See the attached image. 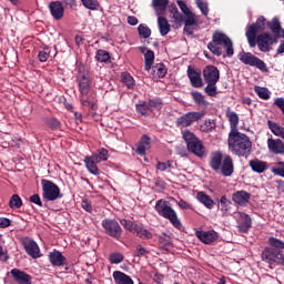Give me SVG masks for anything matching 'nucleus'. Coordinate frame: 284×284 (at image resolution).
Returning a JSON list of instances; mask_svg holds the SVG:
<instances>
[{"instance_id":"nucleus-36","label":"nucleus","mask_w":284,"mask_h":284,"mask_svg":"<svg viewBox=\"0 0 284 284\" xmlns=\"http://www.w3.org/2000/svg\"><path fill=\"white\" fill-rule=\"evenodd\" d=\"M268 128L271 130V132H273V134L275 136H281V139H284V128L276 124L275 122L268 120L267 121Z\"/></svg>"},{"instance_id":"nucleus-45","label":"nucleus","mask_w":284,"mask_h":284,"mask_svg":"<svg viewBox=\"0 0 284 284\" xmlns=\"http://www.w3.org/2000/svg\"><path fill=\"white\" fill-rule=\"evenodd\" d=\"M183 139L186 143V145H190V143H194L195 141H197V136L194 135V133H192L189 130L183 131Z\"/></svg>"},{"instance_id":"nucleus-17","label":"nucleus","mask_w":284,"mask_h":284,"mask_svg":"<svg viewBox=\"0 0 284 284\" xmlns=\"http://www.w3.org/2000/svg\"><path fill=\"white\" fill-rule=\"evenodd\" d=\"M49 10L53 19H55V21H61V19H63L65 9L63 8V3H61L60 1L50 2Z\"/></svg>"},{"instance_id":"nucleus-25","label":"nucleus","mask_w":284,"mask_h":284,"mask_svg":"<svg viewBox=\"0 0 284 284\" xmlns=\"http://www.w3.org/2000/svg\"><path fill=\"white\" fill-rule=\"evenodd\" d=\"M49 261L54 267H61V265H65V256H63V254H61L59 251L50 253Z\"/></svg>"},{"instance_id":"nucleus-15","label":"nucleus","mask_w":284,"mask_h":284,"mask_svg":"<svg viewBox=\"0 0 284 284\" xmlns=\"http://www.w3.org/2000/svg\"><path fill=\"white\" fill-rule=\"evenodd\" d=\"M195 236H197L199 240L202 241V243H205V245H210V244L214 243L215 241H219V233L214 230L196 231Z\"/></svg>"},{"instance_id":"nucleus-32","label":"nucleus","mask_w":284,"mask_h":284,"mask_svg":"<svg viewBox=\"0 0 284 284\" xmlns=\"http://www.w3.org/2000/svg\"><path fill=\"white\" fill-rule=\"evenodd\" d=\"M168 3H170V0H152V6L158 16L163 14L168 8Z\"/></svg>"},{"instance_id":"nucleus-35","label":"nucleus","mask_w":284,"mask_h":284,"mask_svg":"<svg viewBox=\"0 0 284 284\" xmlns=\"http://www.w3.org/2000/svg\"><path fill=\"white\" fill-rule=\"evenodd\" d=\"M144 70H146V72H150V70H152V65H154V51L146 50V52L144 53Z\"/></svg>"},{"instance_id":"nucleus-19","label":"nucleus","mask_w":284,"mask_h":284,"mask_svg":"<svg viewBox=\"0 0 284 284\" xmlns=\"http://www.w3.org/2000/svg\"><path fill=\"white\" fill-rule=\"evenodd\" d=\"M11 276H13L16 283L19 284H32V277L26 272L19 268L11 270Z\"/></svg>"},{"instance_id":"nucleus-18","label":"nucleus","mask_w":284,"mask_h":284,"mask_svg":"<svg viewBox=\"0 0 284 284\" xmlns=\"http://www.w3.org/2000/svg\"><path fill=\"white\" fill-rule=\"evenodd\" d=\"M267 148L271 154H284V143L281 139H272L267 140Z\"/></svg>"},{"instance_id":"nucleus-43","label":"nucleus","mask_w":284,"mask_h":284,"mask_svg":"<svg viewBox=\"0 0 284 284\" xmlns=\"http://www.w3.org/2000/svg\"><path fill=\"white\" fill-rule=\"evenodd\" d=\"M185 26H196L199 23V17L191 11V13L184 14Z\"/></svg>"},{"instance_id":"nucleus-63","label":"nucleus","mask_w":284,"mask_h":284,"mask_svg":"<svg viewBox=\"0 0 284 284\" xmlns=\"http://www.w3.org/2000/svg\"><path fill=\"white\" fill-rule=\"evenodd\" d=\"M178 205H179V207L181 209V210H190V203H187V202H185V201H183V200H180L179 202H178Z\"/></svg>"},{"instance_id":"nucleus-51","label":"nucleus","mask_w":284,"mask_h":284,"mask_svg":"<svg viewBox=\"0 0 284 284\" xmlns=\"http://www.w3.org/2000/svg\"><path fill=\"white\" fill-rule=\"evenodd\" d=\"M136 111L140 112V114L142 115H145L149 112H151L150 105L148 104V102H141L140 104H136Z\"/></svg>"},{"instance_id":"nucleus-37","label":"nucleus","mask_w":284,"mask_h":284,"mask_svg":"<svg viewBox=\"0 0 284 284\" xmlns=\"http://www.w3.org/2000/svg\"><path fill=\"white\" fill-rule=\"evenodd\" d=\"M133 234H136L139 239H142L144 241L148 239H152V233L146 229H143V226L141 225H135Z\"/></svg>"},{"instance_id":"nucleus-13","label":"nucleus","mask_w":284,"mask_h":284,"mask_svg":"<svg viewBox=\"0 0 284 284\" xmlns=\"http://www.w3.org/2000/svg\"><path fill=\"white\" fill-rule=\"evenodd\" d=\"M23 246H24L27 254H29V256H31V258H40L41 257V250L39 248V244H37V242H34V240L24 239Z\"/></svg>"},{"instance_id":"nucleus-46","label":"nucleus","mask_w":284,"mask_h":284,"mask_svg":"<svg viewBox=\"0 0 284 284\" xmlns=\"http://www.w3.org/2000/svg\"><path fill=\"white\" fill-rule=\"evenodd\" d=\"M97 61H100V63H105V61L110 60V53L105 50H99L95 54Z\"/></svg>"},{"instance_id":"nucleus-44","label":"nucleus","mask_w":284,"mask_h":284,"mask_svg":"<svg viewBox=\"0 0 284 284\" xmlns=\"http://www.w3.org/2000/svg\"><path fill=\"white\" fill-rule=\"evenodd\" d=\"M255 93L260 99H263L264 101H267L270 99V90L263 88V87H255Z\"/></svg>"},{"instance_id":"nucleus-16","label":"nucleus","mask_w":284,"mask_h":284,"mask_svg":"<svg viewBox=\"0 0 284 284\" xmlns=\"http://www.w3.org/2000/svg\"><path fill=\"white\" fill-rule=\"evenodd\" d=\"M236 216H237V227L240 232H244V233L250 232V227H252V217H250V215L243 212H239Z\"/></svg>"},{"instance_id":"nucleus-42","label":"nucleus","mask_w":284,"mask_h":284,"mask_svg":"<svg viewBox=\"0 0 284 284\" xmlns=\"http://www.w3.org/2000/svg\"><path fill=\"white\" fill-rule=\"evenodd\" d=\"M214 128H216L214 120H206L203 124H201L200 130L201 132H212Z\"/></svg>"},{"instance_id":"nucleus-23","label":"nucleus","mask_w":284,"mask_h":284,"mask_svg":"<svg viewBox=\"0 0 284 284\" xmlns=\"http://www.w3.org/2000/svg\"><path fill=\"white\" fill-rule=\"evenodd\" d=\"M187 77L193 88H203V79H201V73L196 72L192 68H189Z\"/></svg>"},{"instance_id":"nucleus-33","label":"nucleus","mask_w":284,"mask_h":284,"mask_svg":"<svg viewBox=\"0 0 284 284\" xmlns=\"http://www.w3.org/2000/svg\"><path fill=\"white\" fill-rule=\"evenodd\" d=\"M191 97L196 105H200V108H207V101L205 100V97H203V93L193 91L191 92Z\"/></svg>"},{"instance_id":"nucleus-9","label":"nucleus","mask_w":284,"mask_h":284,"mask_svg":"<svg viewBox=\"0 0 284 284\" xmlns=\"http://www.w3.org/2000/svg\"><path fill=\"white\" fill-rule=\"evenodd\" d=\"M102 227L104 234L111 236L112 239L119 240L123 235V229H121V224H119L114 219H104L102 221Z\"/></svg>"},{"instance_id":"nucleus-41","label":"nucleus","mask_w":284,"mask_h":284,"mask_svg":"<svg viewBox=\"0 0 284 284\" xmlns=\"http://www.w3.org/2000/svg\"><path fill=\"white\" fill-rule=\"evenodd\" d=\"M271 172L275 176H282L284 179V162H278L275 166L271 168Z\"/></svg>"},{"instance_id":"nucleus-30","label":"nucleus","mask_w":284,"mask_h":284,"mask_svg":"<svg viewBox=\"0 0 284 284\" xmlns=\"http://www.w3.org/2000/svg\"><path fill=\"white\" fill-rule=\"evenodd\" d=\"M196 199L200 203H202V205L206 206L207 210H212V207H214V200H212V197L204 192H199L196 194Z\"/></svg>"},{"instance_id":"nucleus-48","label":"nucleus","mask_w":284,"mask_h":284,"mask_svg":"<svg viewBox=\"0 0 284 284\" xmlns=\"http://www.w3.org/2000/svg\"><path fill=\"white\" fill-rule=\"evenodd\" d=\"M195 3L199 8V10H201L202 14H204V17H207L210 9L207 7V2L203 1V0H195Z\"/></svg>"},{"instance_id":"nucleus-21","label":"nucleus","mask_w":284,"mask_h":284,"mask_svg":"<svg viewBox=\"0 0 284 284\" xmlns=\"http://www.w3.org/2000/svg\"><path fill=\"white\" fill-rule=\"evenodd\" d=\"M187 150L200 159H203L205 156V146H203V143L200 140H195V142H190L187 145Z\"/></svg>"},{"instance_id":"nucleus-8","label":"nucleus","mask_w":284,"mask_h":284,"mask_svg":"<svg viewBox=\"0 0 284 284\" xmlns=\"http://www.w3.org/2000/svg\"><path fill=\"white\" fill-rule=\"evenodd\" d=\"M42 197L44 201H57V199H61V189L52 181L42 180Z\"/></svg>"},{"instance_id":"nucleus-27","label":"nucleus","mask_w":284,"mask_h":284,"mask_svg":"<svg viewBox=\"0 0 284 284\" xmlns=\"http://www.w3.org/2000/svg\"><path fill=\"white\" fill-rule=\"evenodd\" d=\"M232 199L237 205H247L250 201V193L245 191H237L233 194Z\"/></svg>"},{"instance_id":"nucleus-22","label":"nucleus","mask_w":284,"mask_h":284,"mask_svg":"<svg viewBox=\"0 0 284 284\" xmlns=\"http://www.w3.org/2000/svg\"><path fill=\"white\" fill-rule=\"evenodd\" d=\"M273 37L277 39H284V30L281 27V21L278 19L274 18L272 21L267 23Z\"/></svg>"},{"instance_id":"nucleus-39","label":"nucleus","mask_w":284,"mask_h":284,"mask_svg":"<svg viewBox=\"0 0 284 284\" xmlns=\"http://www.w3.org/2000/svg\"><path fill=\"white\" fill-rule=\"evenodd\" d=\"M138 32L143 39H150V37L152 36V30H150L149 27L145 24H140L138 27Z\"/></svg>"},{"instance_id":"nucleus-64","label":"nucleus","mask_w":284,"mask_h":284,"mask_svg":"<svg viewBox=\"0 0 284 284\" xmlns=\"http://www.w3.org/2000/svg\"><path fill=\"white\" fill-rule=\"evenodd\" d=\"M172 16H173L175 23H181V21H183V14H181V12L176 11Z\"/></svg>"},{"instance_id":"nucleus-2","label":"nucleus","mask_w":284,"mask_h":284,"mask_svg":"<svg viewBox=\"0 0 284 284\" xmlns=\"http://www.w3.org/2000/svg\"><path fill=\"white\" fill-rule=\"evenodd\" d=\"M209 165L213 172L222 174V176H232L234 174V161H232V156H223L221 151L211 153Z\"/></svg>"},{"instance_id":"nucleus-14","label":"nucleus","mask_w":284,"mask_h":284,"mask_svg":"<svg viewBox=\"0 0 284 284\" xmlns=\"http://www.w3.org/2000/svg\"><path fill=\"white\" fill-rule=\"evenodd\" d=\"M281 252L271 247H265L262 252V261L268 263V265H277Z\"/></svg>"},{"instance_id":"nucleus-1","label":"nucleus","mask_w":284,"mask_h":284,"mask_svg":"<svg viewBox=\"0 0 284 284\" xmlns=\"http://www.w3.org/2000/svg\"><path fill=\"white\" fill-rule=\"evenodd\" d=\"M229 150L235 156H250L252 154V140L244 133H229Z\"/></svg>"},{"instance_id":"nucleus-26","label":"nucleus","mask_w":284,"mask_h":284,"mask_svg":"<svg viewBox=\"0 0 284 284\" xmlns=\"http://www.w3.org/2000/svg\"><path fill=\"white\" fill-rule=\"evenodd\" d=\"M113 281L115 284H134L132 277L121 271L113 272Z\"/></svg>"},{"instance_id":"nucleus-57","label":"nucleus","mask_w":284,"mask_h":284,"mask_svg":"<svg viewBox=\"0 0 284 284\" xmlns=\"http://www.w3.org/2000/svg\"><path fill=\"white\" fill-rule=\"evenodd\" d=\"M148 104L151 112L152 110H161V102L159 100H150Z\"/></svg>"},{"instance_id":"nucleus-60","label":"nucleus","mask_w":284,"mask_h":284,"mask_svg":"<svg viewBox=\"0 0 284 284\" xmlns=\"http://www.w3.org/2000/svg\"><path fill=\"white\" fill-rule=\"evenodd\" d=\"M30 201L31 203L39 205V207H43V203H41V197L39 196V194H33L32 196H30Z\"/></svg>"},{"instance_id":"nucleus-31","label":"nucleus","mask_w":284,"mask_h":284,"mask_svg":"<svg viewBox=\"0 0 284 284\" xmlns=\"http://www.w3.org/2000/svg\"><path fill=\"white\" fill-rule=\"evenodd\" d=\"M158 26L160 30L161 37H166V34L170 33V22H168V19L163 17L158 18Z\"/></svg>"},{"instance_id":"nucleus-20","label":"nucleus","mask_w":284,"mask_h":284,"mask_svg":"<svg viewBox=\"0 0 284 284\" xmlns=\"http://www.w3.org/2000/svg\"><path fill=\"white\" fill-rule=\"evenodd\" d=\"M79 88L82 95H88L90 92V74L88 73H79L78 75Z\"/></svg>"},{"instance_id":"nucleus-40","label":"nucleus","mask_w":284,"mask_h":284,"mask_svg":"<svg viewBox=\"0 0 284 284\" xmlns=\"http://www.w3.org/2000/svg\"><path fill=\"white\" fill-rule=\"evenodd\" d=\"M153 72L159 79H163L168 74V69H165L164 64H156L153 67Z\"/></svg>"},{"instance_id":"nucleus-28","label":"nucleus","mask_w":284,"mask_h":284,"mask_svg":"<svg viewBox=\"0 0 284 284\" xmlns=\"http://www.w3.org/2000/svg\"><path fill=\"white\" fill-rule=\"evenodd\" d=\"M250 168L253 170V172H256L257 174H263V172L267 170V162L261 161L258 159L251 160Z\"/></svg>"},{"instance_id":"nucleus-53","label":"nucleus","mask_w":284,"mask_h":284,"mask_svg":"<svg viewBox=\"0 0 284 284\" xmlns=\"http://www.w3.org/2000/svg\"><path fill=\"white\" fill-rule=\"evenodd\" d=\"M110 261L114 265H119V263H123V254L121 253H113L110 255Z\"/></svg>"},{"instance_id":"nucleus-54","label":"nucleus","mask_w":284,"mask_h":284,"mask_svg":"<svg viewBox=\"0 0 284 284\" xmlns=\"http://www.w3.org/2000/svg\"><path fill=\"white\" fill-rule=\"evenodd\" d=\"M220 205H221L222 212H227L230 210V200H227V196L223 195L220 199Z\"/></svg>"},{"instance_id":"nucleus-52","label":"nucleus","mask_w":284,"mask_h":284,"mask_svg":"<svg viewBox=\"0 0 284 284\" xmlns=\"http://www.w3.org/2000/svg\"><path fill=\"white\" fill-rule=\"evenodd\" d=\"M171 168H172L171 161L158 162V164H156V170H159L160 172H169Z\"/></svg>"},{"instance_id":"nucleus-62","label":"nucleus","mask_w":284,"mask_h":284,"mask_svg":"<svg viewBox=\"0 0 284 284\" xmlns=\"http://www.w3.org/2000/svg\"><path fill=\"white\" fill-rule=\"evenodd\" d=\"M0 227H10V219L0 217Z\"/></svg>"},{"instance_id":"nucleus-11","label":"nucleus","mask_w":284,"mask_h":284,"mask_svg":"<svg viewBox=\"0 0 284 284\" xmlns=\"http://www.w3.org/2000/svg\"><path fill=\"white\" fill-rule=\"evenodd\" d=\"M256 44L261 52H270V47L278 43V38L270 34L268 32L261 33L255 38Z\"/></svg>"},{"instance_id":"nucleus-6","label":"nucleus","mask_w":284,"mask_h":284,"mask_svg":"<svg viewBox=\"0 0 284 284\" xmlns=\"http://www.w3.org/2000/svg\"><path fill=\"white\" fill-rule=\"evenodd\" d=\"M155 211L160 216H163V219L170 221V223H172L178 230H181L182 224L181 220H179L176 211H174V209H172V206H170L165 200H159L155 203Z\"/></svg>"},{"instance_id":"nucleus-59","label":"nucleus","mask_w":284,"mask_h":284,"mask_svg":"<svg viewBox=\"0 0 284 284\" xmlns=\"http://www.w3.org/2000/svg\"><path fill=\"white\" fill-rule=\"evenodd\" d=\"M48 125H49V128H51V130H58V128H60L61 123L57 119H50L48 121Z\"/></svg>"},{"instance_id":"nucleus-55","label":"nucleus","mask_w":284,"mask_h":284,"mask_svg":"<svg viewBox=\"0 0 284 284\" xmlns=\"http://www.w3.org/2000/svg\"><path fill=\"white\" fill-rule=\"evenodd\" d=\"M38 59L39 61H41L42 63H45V61H48V59H50V51L48 49H43L39 52L38 54Z\"/></svg>"},{"instance_id":"nucleus-5","label":"nucleus","mask_w":284,"mask_h":284,"mask_svg":"<svg viewBox=\"0 0 284 284\" xmlns=\"http://www.w3.org/2000/svg\"><path fill=\"white\" fill-rule=\"evenodd\" d=\"M108 159H110L108 149H100L92 153V155L85 156L84 164L88 172L94 176H99V166H97V163H103V161H108Z\"/></svg>"},{"instance_id":"nucleus-4","label":"nucleus","mask_w":284,"mask_h":284,"mask_svg":"<svg viewBox=\"0 0 284 284\" xmlns=\"http://www.w3.org/2000/svg\"><path fill=\"white\" fill-rule=\"evenodd\" d=\"M203 79L206 87L204 89L205 93L209 97H216L217 88L216 83H219V79H221V73L219 69L214 65H207L203 70Z\"/></svg>"},{"instance_id":"nucleus-12","label":"nucleus","mask_w":284,"mask_h":284,"mask_svg":"<svg viewBox=\"0 0 284 284\" xmlns=\"http://www.w3.org/2000/svg\"><path fill=\"white\" fill-rule=\"evenodd\" d=\"M205 116L204 112H189L176 120V124L179 128H190L192 123H196V121H201Z\"/></svg>"},{"instance_id":"nucleus-49","label":"nucleus","mask_w":284,"mask_h":284,"mask_svg":"<svg viewBox=\"0 0 284 284\" xmlns=\"http://www.w3.org/2000/svg\"><path fill=\"white\" fill-rule=\"evenodd\" d=\"M120 223H121L122 227H124V230L132 232V234H134V229L136 227V225H139V224H134L130 220H121Z\"/></svg>"},{"instance_id":"nucleus-58","label":"nucleus","mask_w":284,"mask_h":284,"mask_svg":"<svg viewBox=\"0 0 284 284\" xmlns=\"http://www.w3.org/2000/svg\"><path fill=\"white\" fill-rule=\"evenodd\" d=\"M178 6L180 8V10L183 12V14H190L192 12V10H190V8H187V4H185V2L179 0L178 1Z\"/></svg>"},{"instance_id":"nucleus-38","label":"nucleus","mask_w":284,"mask_h":284,"mask_svg":"<svg viewBox=\"0 0 284 284\" xmlns=\"http://www.w3.org/2000/svg\"><path fill=\"white\" fill-rule=\"evenodd\" d=\"M23 205V201H21V197L18 194H13L9 201V206L12 210H19Z\"/></svg>"},{"instance_id":"nucleus-7","label":"nucleus","mask_w":284,"mask_h":284,"mask_svg":"<svg viewBox=\"0 0 284 284\" xmlns=\"http://www.w3.org/2000/svg\"><path fill=\"white\" fill-rule=\"evenodd\" d=\"M263 30H265L264 17H260L255 23L248 26L245 36L251 48H256V34H258V32H263Z\"/></svg>"},{"instance_id":"nucleus-24","label":"nucleus","mask_w":284,"mask_h":284,"mask_svg":"<svg viewBox=\"0 0 284 284\" xmlns=\"http://www.w3.org/2000/svg\"><path fill=\"white\" fill-rule=\"evenodd\" d=\"M152 145V140L148 135H143L136 146V152L140 154V156H145V152L150 150V146Z\"/></svg>"},{"instance_id":"nucleus-3","label":"nucleus","mask_w":284,"mask_h":284,"mask_svg":"<svg viewBox=\"0 0 284 284\" xmlns=\"http://www.w3.org/2000/svg\"><path fill=\"white\" fill-rule=\"evenodd\" d=\"M219 45H224L226 48V55L233 57L234 55V44L232 43V40L222 32H215L213 33L212 41L209 42L207 49L212 54H215V57H221L223 54V51H221V48Z\"/></svg>"},{"instance_id":"nucleus-56","label":"nucleus","mask_w":284,"mask_h":284,"mask_svg":"<svg viewBox=\"0 0 284 284\" xmlns=\"http://www.w3.org/2000/svg\"><path fill=\"white\" fill-rule=\"evenodd\" d=\"M134 254H135V256L141 257V256H146V254H149V252L143 245L139 244L135 248Z\"/></svg>"},{"instance_id":"nucleus-34","label":"nucleus","mask_w":284,"mask_h":284,"mask_svg":"<svg viewBox=\"0 0 284 284\" xmlns=\"http://www.w3.org/2000/svg\"><path fill=\"white\" fill-rule=\"evenodd\" d=\"M268 245L271 250H274L275 252L283 253L284 250V242L276 239V237H270L268 239Z\"/></svg>"},{"instance_id":"nucleus-50","label":"nucleus","mask_w":284,"mask_h":284,"mask_svg":"<svg viewBox=\"0 0 284 284\" xmlns=\"http://www.w3.org/2000/svg\"><path fill=\"white\" fill-rule=\"evenodd\" d=\"M84 8L88 10H97L99 8V1L97 0H81Z\"/></svg>"},{"instance_id":"nucleus-29","label":"nucleus","mask_w":284,"mask_h":284,"mask_svg":"<svg viewBox=\"0 0 284 284\" xmlns=\"http://www.w3.org/2000/svg\"><path fill=\"white\" fill-rule=\"evenodd\" d=\"M226 116L230 121L231 132H239V114L227 109Z\"/></svg>"},{"instance_id":"nucleus-10","label":"nucleus","mask_w":284,"mask_h":284,"mask_svg":"<svg viewBox=\"0 0 284 284\" xmlns=\"http://www.w3.org/2000/svg\"><path fill=\"white\" fill-rule=\"evenodd\" d=\"M239 59L244 65H251L252 68H257L261 72H267V64L256 55L252 54L251 52H242L239 54Z\"/></svg>"},{"instance_id":"nucleus-47","label":"nucleus","mask_w":284,"mask_h":284,"mask_svg":"<svg viewBox=\"0 0 284 284\" xmlns=\"http://www.w3.org/2000/svg\"><path fill=\"white\" fill-rule=\"evenodd\" d=\"M122 82L129 89L134 88V78H132L130 73H122Z\"/></svg>"},{"instance_id":"nucleus-61","label":"nucleus","mask_w":284,"mask_h":284,"mask_svg":"<svg viewBox=\"0 0 284 284\" xmlns=\"http://www.w3.org/2000/svg\"><path fill=\"white\" fill-rule=\"evenodd\" d=\"M128 23L129 26H139V19L134 16H129Z\"/></svg>"}]
</instances>
